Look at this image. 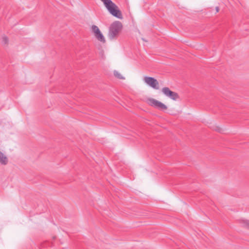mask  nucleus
Wrapping results in <instances>:
<instances>
[{"label": "nucleus", "instance_id": "f257e3e1", "mask_svg": "<svg viewBox=\"0 0 249 249\" xmlns=\"http://www.w3.org/2000/svg\"><path fill=\"white\" fill-rule=\"evenodd\" d=\"M104 3L105 6L108 11L113 16L122 19L123 16L121 11L119 10L118 6L113 2L111 0H101Z\"/></svg>", "mask_w": 249, "mask_h": 249}, {"label": "nucleus", "instance_id": "f03ea898", "mask_svg": "<svg viewBox=\"0 0 249 249\" xmlns=\"http://www.w3.org/2000/svg\"><path fill=\"white\" fill-rule=\"evenodd\" d=\"M123 26L121 22L115 21L111 24L109 27L108 37L110 39L116 38L122 29Z\"/></svg>", "mask_w": 249, "mask_h": 249}, {"label": "nucleus", "instance_id": "7ed1b4c3", "mask_svg": "<svg viewBox=\"0 0 249 249\" xmlns=\"http://www.w3.org/2000/svg\"><path fill=\"white\" fill-rule=\"evenodd\" d=\"M147 102L149 105L160 110H164L167 108V107L165 105L153 98H150L147 99Z\"/></svg>", "mask_w": 249, "mask_h": 249}, {"label": "nucleus", "instance_id": "20e7f679", "mask_svg": "<svg viewBox=\"0 0 249 249\" xmlns=\"http://www.w3.org/2000/svg\"><path fill=\"white\" fill-rule=\"evenodd\" d=\"M161 91L164 95L173 100L176 101L179 99L178 94L177 92L171 91L168 87L163 88Z\"/></svg>", "mask_w": 249, "mask_h": 249}, {"label": "nucleus", "instance_id": "39448f33", "mask_svg": "<svg viewBox=\"0 0 249 249\" xmlns=\"http://www.w3.org/2000/svg\"><path fill=\"white\" fill-rule=\"evenodd\" d=\"M91 30L98 40L102 43H105L106 39L97 26L94 25H92L91 26Z\"/></svg>", "mask_w": 249, "mask_h": 249}, {"label": "nucleus", "instance_id": "423d86ee", "mask_svg": "<svg viewBox=\"0 0 249 249\" xmlns=\"http://www.w3.org/2000/svg\"><path fill=\"white\" fill-rule=\"evenodd\" d=\"M144 81L148 85L151 87L152 88L158 89H159V84L157 79L153 77L146 76L144 78Z\"/></svg>", "mask_w": 249, "mask_h": 249}, {"label": "nucleus", "instance_id": "0eeeda50", "mask_svg": "<svg viewBox=\"0 0 249 249\" xmlns=\"http://www.w3.org/2000/svg\"><path fill=\"white\" fill-rule=\"evenodd\" d=\"M8 159L6 156H5L0 151V163L2 165H6L8 163Z\"/></svg>", "mask_w": 249, "mask_h": 249}, {"label": "nucleus", "instance_id": "6e6552de", "mask_svg": "<svg viewBox=\"0 0 249 249\" xmlns=\"http://www.w3.org/2000/svg\"><path fill=\"white\" fill-rule=\"evenodd\" d=\"M241 223L243 224L244 227L249 230V220L243 219L241 220Z\"/></svg>", "mask_w": 249, "mask_h": 249}, {"label": "nucleus", "instance_id": "1a4fd4ad", "mask_svg": "<svg viewBox=\"0 0 249 249\" xmlns=\"http://www.w3.org/2000/svg\"><path fill=\"white\" fill-rule=\"evenodd\" d=\"M114 76L118 79H124V77H123L122 74L119 73L118 71H114Z\"/></svg>", "mask_w": 249, "mask_h": 249}, {"label": "nucleus", "instance_id": "9d476101", "mask_svg": "<svg viewBox=\"0 0 249 249\" xmlns=\"http://www.w3.org/2000/svg\"><path fill=\"white\" fill-rule=\"evenodd\" d=\"M8 42V39L6 36H3L2 37V42L4 44H7Z\"/></svg>", "mask_w": 249, "mask_h": 249}, {"label": "nucleus", "instance_id": "9b49d317", "mask_svg": "<svg viewBox=\"0 0 249 249\" xmlns=\"http://www.w3.org/2000/svg\"><path fill=\"white\" fill-rule=\"evenodd\" d=\"M215 9H216V12H219V7H216L215 8Z\"/></svg>", "mask_w": 249, "mask_h": 249}]
</instances>
